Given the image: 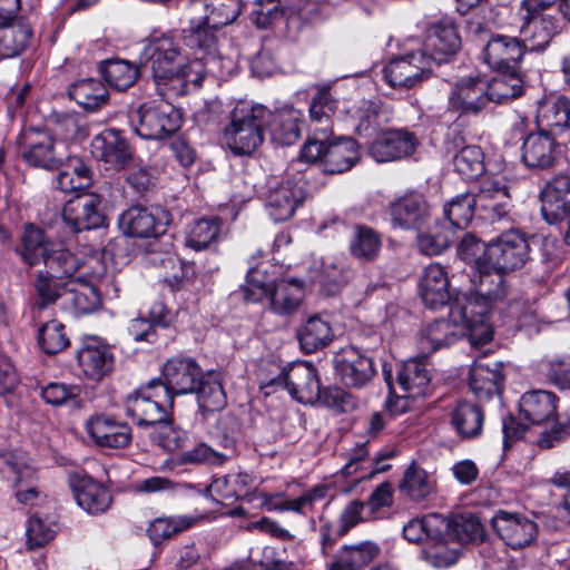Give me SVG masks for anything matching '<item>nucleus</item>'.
Here are the masks:
<instances>
[{"label":"nucleus","mask_w":570,"mask_h":570,"mask_svg":"<svg viewBox=\"0 0 570 570\" xmlns=\"http://www.w3.org/2000/svg\"><path fill=\"white\" fill-rule=\"evenodd\" d=\"M77 358L83 374L94 381H100L115 365L114 354L107 346L87 345L78 352Z\"/></svg>","instance_id":"nucleus-44"},{"label":"nucleus","mask_w":570,"mask_h":570,"mask_svg":"<svg viewBox=\"0 0 570 570\" xmlns=\"http://www.w3.org/2000/svg\"><path fill=\"white\" fill-rule=\"evenodd\" d=\"M562 27L561 20L554 14L525 11L520 32L525 41L532 42L533 50H544L561 33Z\"/></svg>","instance_id":"nucleus-26"},{"label":"nucleus","mask_w":570,"mask_h":570,"mask_svg":"<svg viewBox=\"0 0 570 570\" xmlns=\"http://www.w3.org/2000/svg\"><path fill=\"white\" fill-rule=\"evenodd\" d=\"M483 539V527L474 514L462 513L451 518V542L469 543Z\"/></svg>","instance_id":"nucleus-61"},{"label":"nucleus","mask_w":570,"mask_h":570,"mask_svg":"<svg viewBox=\"0 0 570 570\" xmlns=\"http://www.w3.org/2000/svg\"><path fill=\"white\" fill-rule=\"evenodd\" d=\"M540 371L544 377L561 391H570V356L543 360Z\"/></svg>","instance_id":"nucleus-64"},{"label":"nucleus","mask_w":570,"mask_h":570,"mask_svg":"<svg viewBox=\"0 0 570 570\" xmlns=\"http://www.w3.org/2000/svg\"><path fill=\"white\" fill-rule=\"evenodd\" d=\"M443 214L448 220L446 227L454 232L466 228L472 218L476 216L475 194L456 195L444 205Z\"/></svg>","instance_id":"nucleus-53"},{"label":"nucleus","mask_w":570,"mask_h":570,"mask_svg":"<svg viewBox=\"0 0 570 570\" xmlns=\"http://www.w3.org/2000/svg\"><path fill=\"white\" fill-rule=\"evenodd\" d=\"M100 197L96 194L77 195L62 209V219L75 233L95 229L104 225Z\"/></svg>","instance_id":"nucleus-21"},{"label":"nucleus","mask_w":570,"mask_h":570,"mask_svg":"<svg viewBox=\"0 0 570 570\" xmlns=\"http://www.w3.org/2000/svg\"><path fill=\"white\" fill-rule=\"evenodd\" d=\"M262 197L269 217L275 223H283L292 218L306 197L304 178L296 175L283 180H271Z\"/></svg>","instance_id":"nucleus-8"},{"label":"nucleus","mask_w":570,"mask_h":570,"mask_svg":"<svg viewBox=\"0 0 570 570\" xmlns=\"http://www.w3.org/2000/svg\"><path fill=\"white\" fill-rule=\"evenodd\" d=\"M420 293L423 303L431 309L443 307L450 302V281L443 266L431 264L425 267L420 283Z\"/></svg>","instance_id":"nucleus-31"},{"label":"nucleus","mask_w":570,"mask_h":570,"mask_svg":"<svg viewBox=\"0 0 570 570\" xmlns=\"http://www.w3.org/2000/svg\"><path fill=\"white\" fill-rule=\"evenodd\" d=\"M461 48V38L452 19L443 18L431 23L425 31L420 50L431 60V66L448 62Z\"/></svg>","instance_id":"nucleus-12"},{"label":"nucleus","mask_w":570,"mask_h":570,"mask_svg":"<svg viewBox=\"0 0 570 570\" xmlns=\"http://www.w3.org/2000/svg\"><path fill=\"white\" fill-rule=\"evenodd\" d=\"M417 146L413 132L405 129L384 131L372 144L370 153L379 163L393 161L412 155Z\"/></svg>","instance_id":"nucleus-29"},{"label":"nucleus","mask_w":570,"mask_h":570,"mask_svg":"<svg viewBox=\"0 0 570 570\" xmlns=\"http://www.w3.org/2000/svg\"><path fill=\"white\" fill-rule=\"evenodd\" d=\"M435 489V483L429 473L415 463L410 464L400 482V492L411 501L421 502L429 498Z\"/></svg>","instance_id":"nucleus-50"},{"label":"nucleus","mask_w":570,"mask_h":570,"mask_svg":"<svg viewBox=\"0 0 570 570\" xmlns=\"http://www.w3.org/2000/svg\"><path fill=\"white\" fill-rule=\"evenodd\" d=\"M558 397L554 393L533 390L524 393L519 402L520 414L531 424H542L557 414Z\"/></svg>","instance_id":"nucleus-34"},{"label":"nucleus","mask_w":570,"mask_h":570,"mask_svg":"<svg viewBox=\"0 0 570 570\" xmlns=\"http://www.w3.org/2000/svg\"><path fill=\"white\" fill-rule=\"evenodd\" d=\"M271 111L263 105L240 101L230 111L229 124L224 128V140L235 155L253 154L264 140Z\"/></svg>","instance_id":"nucleus-2"},{"label":"nucleus","mask_w":570,"mask_h":570,"mask_svg":"<svg viewBox=\"0 0 570 570\" xmlns=\"http://www.w3.org/2000/svg\"><path fill=\"white\" fill-rule=\"evenodd\" d=\"M296 338L305 354H312L325 348L334 338L328 321L320 315L309 316L296 331Z\"/></svg>","instance_id":"nucleus-39"},{"label":"nucleus","mask_w":570,"mask_h":570,"mask_svg":"<svg viewBox=\"0 0 570 570\" xmlns=\"http://www.w3.org/2000/svg\"><path fill=\"white\" fill-rule=\"evenodd\" d=\"M219 222L217 217L195 220L187 230L186 246L195 250L207 248L218 237L220 229Z\"/></svg>","instance_id":"nucleus-59"},{"label":"nucleus","mask_w":570,"mask_h":570,"mask_svg":"<svg viewBox=\"0 0 570 570\" xmlns=\"http://www.w3.org/2000/svg\"><path fill=\"white\" fill-rule=\"evenodd\" d=\"M460 328L449 320H436L426 325L419 334L417 345L421 354L428 357L435 351L450 346L460 336Z\"/></svg>","instance_id":"nucleus-37"},{"label":"nucleus","mask_w":570,"mask_h":570,"mask_svg":"<svg viewBox=\"0 0 570 570\" xmlns=\"http://www.w3.org/2000/svg\"><path fill=\"white\" fill-rule=\"evenodd\" d=\"M484 412L475 403L460 401L451 412L450 423L462 440L474 439L482 432Z\"/></svg>","instance_id":"nucleus-41"},{"label":"nucleus","mask_w":570,"mask_h":570,"mask_svg":"<svg viewBox=\"0 0 570 570\" xmlns=\"http://www.w3.org/2000/svg\"><path fill=\"white\" fill-rule=\"evenodd\" d=\"M444 154L452 158L454 170L464 179H474L484 171V154L476 145H466L460 130L450 131L443 142Z\"/></svg>","instance_id":"nucleus-18"},{"label":"nucleus","mask_w":570,"mask_h":570,"mask_svg":"<svg viewBox=\"0 0 570 570\" xmlns=\"http://www.w3.org/2000/svg\"><path fill=\"white\" fill-rule=\"evenodd\" d=\"M299 158L307 163H321L326 174H342L358 161V145L351 137L334 136L330 126L316 127L304 144Z\"/></svg>","instance_id":"nucleus-1"},{"label":"nucleus","mask_w":570,"mask_h":570,"mask_svg":"<svg viewBox=\"0 0 570 570\" xmlns=\"http://www.w3.org/2000/svg\"><path fill=\"white\" fill-rule=\"evenodd\" d=\"M186 61L179 43L169 36L150 39L140 53V66L150 68L157 87L168 86ZM158 90L164 95L160 88Z\"/></svg>","instance_id":"nucleus-5"},{"label":"nucleus","mask_w":570,"mask_h":570,"mask_svg":"<svg viewBox=\"0 0 570 570\" xmlns=\"http://www.w3.org/2000/svg\"><path fill=\"white\" fill-rule=\"evenodd\" d=\"M557 137L546 130L529 134L522 145V161L529 168L548 169L553 166L560 154Z\"/></svg>","instance_id":"nucleus-27"},{"label":"nucleus","mask_w":570,"mask_h":570,"mask_svg":"<svg viewBox=\"0 0 570 570\" xmlns=\"http://www.w3.org/2000/svg\"><path fill=\"white\" fill-rule=\"evenodd\" d=\"M91 154L106 170L116 173L129 168L136 158L135 149L116 128H107L91 139Z\"/></svg>","instance_id":"nucleus-9"},{"label":"nucleus","mask_w":570,"mask_h":570,"mask_svg":"<svg viewBox=\"0 0 570 570\" xmlns=\"http://www.w3.org/2000/svg\"><path fill=\"white\" fill-rule=\"evenodd\" d=\"M387 210L393 225L402 229H421L431 216L425 197L414 191L390 202Z\"/></svg>","instance_id":"nucleus-22"},{"label":"nucleus","mask_w":570,"mask_h":570,"mask_svg":"<svg viewBox=\"0 0 570 570\" xmlns=\"http://www.w3.org/2000/svg\"><path fill=\"white\" fill-rule=\"evenodd\" d=\"M194 393L197 394L198 405L203 413L220 411L227 404L220 374L217 372L204 373Z\"/></svg>","instance_id":"nucleus-49"},{"label":"nucleus","mask_w":570,"mask_h":570,"mask_svg":"<svg viewBox=\"0 0 570 570\" xmlns=\"http://www.w3.org/2000/svg\"><path fill=\"white\" fill-rule=\"evenodd\" d=\"M502 380L503 375L498 362L484 363L476 361L470 368L469 385L476 397H491L498 391Z\"/></svg>","instance_id":"nucleus-46"},{"label":"nucleus","mask_w":570,"mask_h":570,"mask_svg":"<svg viewBox=\"0 0 570 570\" xmlns=\"http://www.w3.org/2000/svg\"><path fill=\"white\" fill-rule=\"evenodd\" d=\"M33 39V28L22 16L0 20V58L20 56Z\"/></svg>","instance_id":"nucleus-28"},{"label":"nucleus","mask_w":570,"mask_h":570,"mask_svg":"<svg viewBox=\"0 0 570 570\" xmlns=\"http://www.w3.org/2000/svg\"><path fill=\"white\" fill-rule=\"evenodd\" d=\"M69 97L85 110L94 112L106 106L109 92L105 85L94 78L80 79L73 82L68 90Z\"/></svg>","instance_id":"nucleus-45"},{"label":"nucleus","mask_w":570,"mask_h":570,"mask_svg":"<svg viewBox=\"0 0 570 570\" xmlns=\"http://www.w3.org/2000/svg\"><path fill=\"white\" fill-rule=\"evenodd\" d=\"M537 122L551 136L560 138L570 131V100L560 96L540 104Z\"/></svg>","instance_id":"nucleus-33"},{"label":"nucleus","mask_w":570,"mask_h":570,"mask_svg":"<svg viewBox=\"0 0 570 570\" xmlns=\"http://www.w3.org/2000/svg\"><path fill=\"white\" fill-rule=\"evenodd\" d=\"M90 271L70 279L63 304L75 315L89 314L100 305V292L111 283V275L97 257L89 259Z\"/></svg>","instance_id":"nucleus-4"},{"label":"nucleus","mask_w":570,"mask_h":570,"mask_svg":"<svg viewBox=\"0 0 570 570\" xmlns=\"http://www.w3.org/2000/svg\"><path fill=\"white\" fill-rule=\"evenodd\" d=\"M41 262L43 263V272L62 281L77 279L75 275L81 267L88 266L90 268L89 261L83 263L69 249L56 244Z\"/></svg>","instance_id":"nucleus-43"},{"label":"nucleus","mask_w":570,"mask_h":570,"mask_svg":"<svg viewBox=\"0 0 570 570\" xmlns=\"http://www.w3.org/2000/svg\"><path fill=\"white\" fill-rule=\"evenodd\" d=\"M484 261L501 273L519 271L530 261V243L523 233L511 228L485 245Z\"/></svg>","instance_id":"nucleus-6"},{"label":"nucleus","mask_w":570,"mask_h":570,"mask_svg":"<svg viewBox=\"0 0 570 570\" xmlns=\"http://www.w3.org/2000/svg\"><path fill=\"white\" fill-rule=\"evenodd\" d=\"M541 214L549 224H556L570 214V176L557 175L541 191Z\"/></svg>","instance_id":"nucleus-25"},{"label":"nucleus","mask_w":570,"mask_h":570,"mask_svg":"<svg viewBox=\"0 0 570 570\" xmlns=\"http://www.w3.org/2000/svg\"><path fill=\"white\" fill-rule=\"evenodd\" d=\"M70 485L78 505L90 514L105 513L111 505L110 491L88 476H71Z\"/></svg>","instance_id":"nucleus-30"},{"label":"nucleus","mask_w":570,"mask_h":570,"mask_svg":"<svg viewBox=\"0 0 570 570\" xmlns=\"http://www.w3.org/2000/svg\"><path fill=\"white\" fill-rule=\"evenodd\" d=\"M170 219V213L161 207L132 206L120 215L119 225L128 236L157 238L166 233Z\"/></svg>","instance_id":"nucleus-14"},{"label":"nucleus","mask_w":570,"mask_h":570,"mask_svg":"<svg viewBox=\"0 0 570 570\" xmlns=\"http://www.w3.org/2000/svg\"><path fill=\"white\" fill-rule=\"evenodd\" d=\"M476 217L485 223L509 222L511 197L509 187L502 179L482 180L475 194Z\"/></svg>","instance_id":"nucleus-13"},{"label":"nucleus","mask_w":570,"mask_h":570,"mask_svg":"<svg viewBox=\"0 0 570 570\" xmlns=\"http://www.w3.org/2000/svg\"><path fill=\"white\" fill-rule=\"evenodd\" d=\"M524 80L520 70H501L491 80L487 79L491 102L505 104L523 94Z\"/></svg>","instance_id":"nucleus-48"},{"label":"nucleus","mask_w":570,"mask_h":570,"mask_svg":"<svg viewBox=\"0 0 570 570\" xmlns=\"http://www.w3.org/2000/svg\"><path fill=\"white\" fill-rule=\"evenodd\" d=\"M31 286L33 294L30 299V307L35 316L56 304L58 299L65 298L69 281L50 276L39 269L33 275Z\"/></svg>","instance_id":"nucleus-32"},{"label":"nucleus","mask_w":570,"mask_h":570,"mask_svg":"<svg viewBox=\"0 0 570 570\" xmlns=\"http://www.w3.org/2000/svg\"><path fill=\"white\" fill-rule=\"evenodd\" d=\"M455 240V232L445 225L435 226L416 237L419 250L428 256L442 254Z\"/></svg>","instance_id":"nucleus-60"},{"label":"nucleus","mask_w":570,"mask_h":570,"mask_svg":"<svg viewBox=\"0 0 570 570\" xmlns=\"http://www.w3.org/2000/svg\"><path fill=\"white\" fill-rule=\"evenodd\" d=\"M432 70L431 60L419 50L392 59L383 68V75L391 87L412 89L429 79Z\"/></svg>","instance_id":"nucleus-10"},{"label":"nucleus","mask_w":570,"mask_h":570,"mask_svg":"<svg viewBox=\"0 0 570 570\" xmlns=\"http://www.w3.org/2000/svg\"><path fill=\"white\" fill-rule=\"evenodd\" d=\"M302 112L294 108L271 111L267 126L272 139L283 146L295 144L301 137Z\"/></svg>","instance_id":"nucleus-40"},{"label":"nucleus","mask_w":570,"mask_h":570,"mask_svg":"<svg viewBox=\"0 0 570 570\" xmlns=\"http://www.w3.org/2000/svg\"><path fill=\"white\" fill-rule=\"evenodd\" d=\"M304 298L303 282L291 278L273 284L269 296L271 309L278 315H291L301 306Z\"/></svg>","instance_id":"nucleus-42"},{"label":"nucleus","mask_w":570,"mask_h":570,"mask_svg":"<svg viewBox=\"0 0 570 570\" xmlns=\"http://www.w3.org/2000/svg\"><path fill=\"white\" fill-rule=\"evenodd\" d=\"M196 521L197 519L190 515L156 518L149 523L147 534L154 546H160L164 541L191 528Z\"/></svg>","instance_id":"nucleus-55"},{"label":"nucleus","mask_w":570,"mask_h":570,"mask_svg":"<svg viewBox=\"0 0 570 570\" xmlns=\"http://www.w3.org/2000/svg\"><path fill=\"white\" fill-rule=\"evenodd\" d=\"M333 366L336 376L346 387L362 389L376 375L373 358L354 346H347L335 353Z\"/></svg>","instance_id":"nucleus-11"},{"label":"nucleus","mask_w":570,"mask_h":570,"mask_svg":"<svg viewBox=\"0 0 570 570\" xmlns=\"http://www.w3.org/2000/svg\"><path fill=\"white\" fill-rule=\"evenodd\" d=\"M273 382L284 385L292 397L301 403L314 404L320 399L321 382L312 363H292Z\"/></svg>","instance_id":"nucleus-16"},{"label":"nucleus","mask_w":570,"mask_h":570,"mask_svg":"<svg viewBox=\"0 0 570 570\" xmlns=\"http://www.w3.org/2000/svg\"><path fill=\"white\" fill-rule=\"evenodd\" d=\"M380 553V547L371 541L345 546L328 570H362Z\"/></svg>","instance_id":"nucleus-52"},{"label":"nucleus","mask_w":570,"mask_h":570,"mask_svg":"<svg viewBox=\"0 0 570 570\" xmlns=\"http://www.w3.org/2000/svg\"><path fill=\"white\" fill-rule=\"evenodd\" d=\"M52 246L53 243L46 237L42 229L29 224L21 235L19 254L26 264L35 266L45 258Z\"/></svg>","instance_id":"nucleus-54"},{"label":"nucleus","mask_w":570,"mask_h":570,"mask_svg":"<svg viewBox=\"0 0 570 570\" xmlns=\"http://www.w3.org/2000/svg\"><path fill=\"white\" fill-rule=\"evenodd\" d=\"M524 42L515 37L495 35L483 47L482 60L491 69L520 70V62L525 55Z\"/></svg>","instance_id":"nucleus-20"},{"label":"nucleus","mask_w":570,"mask_h":570,"mask_svg":"<svg viewBox=\"0 0 570 570\" xmlns=\"http://www.w3.org/2000/svg\"><path fill=\"white\" fill-rule=\"evenodd\" d=\"M86 429L92 441L101 448L122 449L128 446L132 439L131 429L126 422L106 414L91 416Z\"/></svg>","instance_id":"nucleus-24"},{"label":"nucleus","mask_w":570,"mask_h":570,"mask_svg":"<svg viewBox=\"0 0 570 570\" xmlns=\"http://www.w3.org/2000/svg\"><path fill=\"white\" fill-rule=\"evenodd\" d=\"M168 326V313L163 304H156L149 313V318L137 317L131 320L128 333L136 342L156 344L158 343V328L164 330Z\"/></svg>","instance_id":"nucleus-47"},{"label":"nucleus","mask_w":570,"mask_h":570,"mask_svg":"<svg viewBox=\"0 0 570 570\" xmlns=\"http://www.w3.org/2000/svg\"><path fill=\"white\" fill-rule=\"evenodd\" d=\"M476 263L478 269L471 277L475 294L487 304H495L505 299L509 295L503 276L505 273L492 269L485 262L483 264Z\"/></svg>","instance_id":"nucleus-36"},{"label":"nucleus","mask_w":570,"mask_h":570,"mask_svg":"<svg viewBox=\"0 0 570 570\" xmlns=\"http://www.w3.org/2000/svg\"><path fill=\"white\" fill-rule=\"evenodd\" d=\"M252 481V478L246 473L219 476L206 487L204 494L216 502L229 504L250 494Z\"/></svg>","instance_id":"nucleus-35"},{"label":"nucleus","mask_w":570,"mask_h":570,"mask_svg":"<svg viewBox=\"0 0 570 570\" xmlns=\"http://www.w3.org/2000/svg\"><path fill=\"white\" fill-rule=\"evenodd\" d=\"M205 23L220 30L233 23L242 11V0H207L204 3Z\"/></svg>","instance_id":"nucleus-58"},{"label":"nucleus","mask_w":570,"mask_h":570,"mask_svg":"<svg viewBox=\"0 0 570 570\" xmlns=\"http://www.w3.org/2000/svg\"><path fill=\"white\" fill-rule=\"evenodd\" d=\"M431 376L424 355L403 363L397 371V384L406 397H420L426 393Z\"/></svg>","instance_id":"nucleus-38"},{"label":"nucleus","mask_w":570,"mask_h":570,"mask_svg":"<svg viewBox=\"0 0 570 570\" xmlns=\"http://www.w3.org/2000/svg\"><path fill=\"white\" fill-rule=\"evenodd\" d=\"M99 71L110 87L121 91L131 87L140 75L137 65L119 58L101 61Z\"/></svg>","instance_id":"nucleus-51"},{"label":"nucleus","mask_w":570,"mask_h":570,"mask_svg":"<svg viewBox=\"0 0 570 570\" xmlns=\"http://www.w3.org/2000/svg\"><path fill=\"white\" fill-rule=\"evenodd\" d=\"M53 184L62 193L85 189L91 184L90 170L80 159L72 158L63 169L59 170Z\"/></svg>","instance_id":"nucleus-56"},{"label":"nucleus","mask_w":570,"mask_h":570,"mask_svg":"<svg viewBox=\"0 0 570 570\" xmlns=\"http://www.w3.org/2000/svg\"><path fill=\"white\" fill-rule=\"evenodd\" d=\"M203 374L202 367L194 357L175 355L163 364V386L173 399L176 395L190 394L197 389Z\"/></svg>","instance_id":"nucleus-15"},{"label":"nucleus","mask_w":570,"mask_h":570,"mask_svg":"<svg viewBox=\"0 0 570 570\" xmlns=\"http://www.w3.org/2000/svg\"><path fill=\"white\" fill-rule=\"evenodd\" d=\"M20 145L21 155L30 166L45 169L59 166L60 158L55 150L56 140L49 132L29 128L22 134Z\"/></svg>","instance_id":"nucleus-23"},{"label":"nucleus","mask_w":570,"mask_h":570,"mask_svg":"<svg viewBox=\"0 0 570 570\" xmlns=\"http://www.w3.org/2000/svg\"><path fill=\"white\" fill-rule=\"evenodd\" d=\"M382 246L381 236L373 228L357 225L350 243L352 256L371 262L376 258Z\"/></svg>","instance_id":"nucleus-57"},{"label":"nucleus","mask_w":570,"mask_h":570,"mask_svg":"<svg viewBox=\"0 0 570 570\" xmlns=\"http://www.w3.org/2000/svg\"><path fill=\"white\" fill-rule=\"evenodd\" d=\"M135 132L144 139H164L181 126L179 111L168 102L148 101L140 105L130 116Z\"/></svg>","instance_id":"nucleus-7"},{"label":"nucleus","mask_w":570,"mask_h":570,"mask_svg":"<svg viewBox=\"0 0 570 570\" xmlns=\"http://www.w3.org/2000/svg\"><path fill=\"white\" fill-rule=\"evenodd\" d=\"M491 523L500 539L514 550L531 546L539 532L537 522L519 512L499 510Z\"/></svg>","instance_id":"nucleus-19"},{"label":"nucleus","mask_w":570,"mask_h":570,"mask_svg":"<svg viewBox=\"0 0 570 570\" xmlns=\"http://www.w3.org/2000/svg\"><path fill=\"white\" fill-rule=\"evenodd\" d=\"M217 31L218 29L209 27L202 19L197 22H191L187 29L183 30V39L189 48L210 53L216 49Z\"/></svg>","instance_id":"nucleus-62"},{"label":"nucleus","mask_w":570,"mask_h":570,"mask_svg":"<svg viewBox=\"0 0 570 570\" xmlns=\"http://www.w3.org/2000/svg\"><path fill=\"white\" fill-rule=\"evenodd\" d=\"M490 102L487 79L481 76L464 77L452 88L448 108L459 116H476Z\"/></svg>","instance_id":"nucleus-17"},{"label":"nucleus","mask_w":570,"mask_h":570,"mask_svg":"<svg viewBox=\"0 0 570 570\" xmlns=\"http://www.w3.org/2000/svg\"><path fill=\"white\" fill-rule=\"evenodd\" d=\"M174 400L163 386L161 379H153L126 397V412L141 429H154L169 417Z\"/></svg>","instance_id":"nucleus-3"},{"label":"nucleus","mask_w":570,"mask_h":570,"mask_svg":"<svg viewBox=\"0 0 570 570\" xmlns=\"http://www.w3.org/2000/svg\"><path fill=\"white\" fill-rule=\"evenodd\" d=\"M352 271L333 262H323L320 274L314 281L327 295L336 294L348 282Z\"/></svg>","instance_id":"nucleus-63"}]
</instances>
